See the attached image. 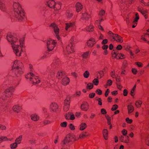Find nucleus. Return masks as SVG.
Returning a JSON list of instances; mask_svg holds the SVG:
<instances>
[{"instance_id": "1", "label": "nucleus", "mask_w": 149, "mask_h": 149, "mask_svg": "<svg viewBox=\"0 0 149 149\" xmlns=\"http://www.w3.org/2000/svg\"><path fill=\"white\" fill-rule=\"evenodd\" d=\"M6 39L11 44L15 54L17 56H20L21 55V52L19 50V44H20L21 48L23 47L24 40L19 39V40L17 36L15 34L11 33L7 34Z\"/></svg>"}, {"instance_id": "2", "label": "nucleus", "mask_w": 149, "mask_h": 149, "mask_svg": "<svg viewBox=\"0 0 149 149\" xmlns=\"http://www.w3.org/2000/svg\"><path fill=\"white\" fill-rule=\"evenodd\" d=\"M13 8V15L18 20L23 21L24 19V13L19 3L14 2Z\"/></svg>"}, {"instance_id": "3", "label": "nucleus", "mask_w": 149, "mask_h": 149, "mask_svg": "<svg viewBox=\"0 0 149 149\" xmlns=\"http://www.w3.org/2000/svg\"><path fill=\"white\" fill-rule=\"evenodd\" d=\"M22 66L23 64L20 61L16 60L14 61L13 67L15 70V74L16 77H19L23 73Z\"/></svg>"}, {"instance_id": "4", "label": "nucleus", "mask_w": 149, "mask_h": 149, "mask_svg": "<svg viewBox=\"0 0 149 149\" xmlns=\"http://www.w3.org/2000/svg\"><path fill=\"white\" fill-rule=\"evenodd\" d=\"M27 79H29L30 80L33 82V84H38L40 82V80L38 76H36L32 73L28 74L26 76Z\"/></svg>"}, {"instance_id": "5", "label": "nucleus", "mask_w": 149, "mask_h": 149, "mask_svg": "<svg viewBox=\"0 0 149 149\" xmlns=\"http://www.w3.org/2000/svg\"><path fill=\"white\" fill-rule=\"evenodd\" d=\"M56 42L54 40L49 39L47 42V47L48 50L50 52L53 49L55 46Z\"/></svg>"}, {"instance_id": "6", "label": "nucleus", "mask_w": 149, "mask_h": 149, "mask_svg": "<svg viewBox=\"0 0 149 149\" xmlns=\"http://www.w3.org/2000/svg\"><path fill=\"white\" fill-rule=\"evenodd\" d=\"M50 26L52 27L53 29L54 32L56 35V37L57 39L59 40H60V38L59 36V29L57 26L54 23H52L51 24Z\"/></svg>"}, {"instance_id": "7", "label": "nucleus", "mask_w": 149, "mask_h": 149, "mask_svg": "<svg viewBox=\"0 0 149 149\" xmlns=\"http://www.w3.org/2000/svg\"><path fill=\"white\" fill-rule=\"evenodd\" d=\"M14 88L12 87H9L7 89L4 91L5 96L7 97H9L11 96V95L12 94L14 91Z\"/></svg>"}, {"instance_id": "8", "label": "nucleus", "mask_w": 149, "mask_h": 149, "mask_svg": "<svg viewBox=\"0 0 149 149\" xmlns=\"http://www.w3.org/2000/svg\"><path fill=\"white\" fill-rule=\"evenodd\" d=\"M73 48V45L70 44L67 45L65 49L64 50V51H65L68 54H70L74 51Z\"/></svg>"}, {"instance_id": "9", "label": "nucleus", "mask_w": 149, "mask_h": 149, "mask_svg": "<svg viewBox=\"0 0 149 149\" xmlns=\"http://www.w3.org/2000/svg\"><path fill=\"white\" fill-rule=\"evenodd\" d=\"M75 28V26L74 23H69L65 24V30L67 31L68 29L70 30H74Z\"/></svg>"}, {"instance_id": "10", "label": "nucleus", "mask_w": 149, "mask_h": 149, "mask_svg": "<svg viewBox=\"0 0 149 149\" xmlns=\"http://www.w3.org/2000/svg\"><path fill=\"white\" fill-rule=\"evenodd\" d=\"M70 97L68 96L67 98L65 100V104L64 107V110L65 111H67L69 108L70 102Z\"/></svg>"}, {"instance_id": "11", "label": "nucleus", "mask_w": 149, "mask_h": 149, "mask_svg": "<svg viewBox=\"0 0 149 149\" xmlns=\"http://www.w3.org/2000/svg\"><path fill=\"white\" fill-rule=\"evenodd\" d=\"M47 5L51 8H54L55 6H56L57 3H56L54 1L52 0H48L47 1Z\"/></svg>"}, {"instance_id": "12", "label": "nucleus", "mask_w": 149, "mask_h": 149, "mask_svg": "<svg viewBox=\"0 0 149 149\" xmlns=\"http://www.w3.org/2000/svg\"><path fill=\"white\" fill-rule=\"evenodd\" d=\"M72 140L70 139L67 135L62 141V143L64 145H66L67 146H70V145L69 143Z\"/></svg>"}, {"instance_id": "13", "label": "nucleus", "mask_w": 149, "mask_h": 149, "mask_svg": "<svg viewBox=\"0 0 149 149\" xmlns=\"http://www.w3.org/2000/svg\"><path fill=\"white\" fill-rule=\"evenodd\" d=\"M6 8L4 4V0H0V10L2 11L6 12Z\"/></svg>"}, {"instance_id": "14", "label": "nucleus", "mask_w": 149, "mask_h": 149, "mask_svg": "<svg viewBox=\"0 0 149 149\" xmlns=\"http://www.w3.org/2000/svg\"><path fill=\"white\" fill-rule=\"evenodd\" d=\"M70 82L69 78L66 77H63L62 80V83L64 85H66L68 84Z\"/></svg>"}, {"instance_id": "15", "label": "nucleus", "mask_w": 149, "mask_h": 149, "mask_svg": "<svg viewBox=\"0 0 149 149\" xmlns=\"http://www.w3.org/2000/svg\"><path fill=\"white\" fill-rule=\"evenodd\" d=\"M51 109L53 112H55L58 108L57 104L55 103H52L50 105Z\"/></svg>"}, {"instance_id": "16", "label": "nucleus", "mask_w": 149, "mask_h": 149, "mask_svg": "<svg viewBox=\"0 0 149 149\" xmlns=\"http://www.w3.org/2000/svg\"><path fill=\"white\" fill-rule=\"evenodd\" d=\"M113 40H116V41L120 42H122L123 41L122 38L116 34H115L114 39Z\"/></svg>"}, {"instance_id": "17", "label": "nucleus", "mask_w": 149, "mask_h": 149, "mask_svg": "<svg viewBox=\"0 0 149 149\" xmlns=\"http://www.w3.org/2000/svg\"><path fill=\"white\" fill-rule=\"evenodd\" d=\"M88 105L86 102H83L81 106V109L84 111H87L88 109Z\"/></svg>"}, {"instance_id": "18", "label": "nucleus", "mask_w": 149, "mask_h": 149, "mask_svg": "<svg viewBox=\"0 0 149 149\" xmlns=\"http://www.w3.org/2000/svg\"><path fill=\"white\" fill-rule=\"evenodd\" d=\"M138 10L146 18H147V16L146 15V13H147L146 10H144L141 7L139 8Z\"/></svg>"}, {"instance_id": "19", "label": "nucleus", "mask_w": 149, "mask_h": 149, "mask_svg": "<svg viewBox=\"0 0 149 149\" xmlns=\"http://www.w3.org/2000/svg\"><path fill=\"white\" fill-rule=\"evenodd\" d=\"M95 43V41L93 38H91L87 42L88 46L90 47H92Z\"/></svg>"}, {"instance_id": "20", "label": "nucleus", "mask_w": 149, "mask_h": 149, "mask_svg": "<svg viewBox=\"0 0 149 149\" xmlns=\"http://www.w3.org/2000/svg\"><path fill=\"white\" fill-rule=\"evenodd\" d=\"M21 109V107L18 105L14 106L13 108V110L17 113L19 112Z\"/></svg>"}, {"instance_id": "21", "label": "nucleus", "mask_w": 149, "mask_h": 149, "mask_svg": "<svg viewBox=\"0 0 149 149\" xmlns=\"http://www.w3.org/2000/svg\"><path fill=\"white\" fill-rule=\"evenodd\" d=\"M31 117L32 120L35 121L38 120L39 119V116L36 114H32L31 116Z\"/></svg>"}, {"instance_id": "22", "label": "nucleus", "mask_w": 149, "mask_h": 149, "mask_svg": "<svg viewBox=\"0 0 149 149\" xmlns=\"http://www.w3.org/2000/svg\"><path fill=\"white\" fill-rule=\"evenodd\" d=\"M77 11V12H79L83 8L82 5L79 3H77L76 5Z\"/></svg>"}, {"instance_id": "23", "label": "nucleus", "mask_w": 149, "mask_h": 149, "mask_svg": "<svg viewBox=\"0 0 149 149\" xmlns=\"http://www.w3.org/2000/svg\"><path fill=\"white\" fill-rule=\"evenodd\" d=\"M65 73L63 71L58 72L57 74V77L59 79L62 77H65Z\"/></svg>"}, {"instance_id": "24", "label": "nucleus", "mask_w": 149, "mask_h": 149, "mask_svg": "<svg viewBox=\"0 0 149 149\" xmlns=\"http://www.w3.org/2000/svg\"><path fill=\"white\" fill-rule=\"evenodd\" d=\"M148 38L149 39V34H144L141 36V39L149 43V41H148L147 39Z\"/></svg>"}, {"instance_id": "25", "label": "nucleus", "mask_w": 149, "mask_h": 149, "mask_svg": "<svg viewBox=\"0 0 149 149\" xmlns=\"http://www.w3.org/2000/svg\"><path fill=\"white\" fill-rule=\"evenodd\" d=\"M109 35L108 38L111 40H112L114 39L115 34H114L111 31H109L108 33Z\"/></svg>"}, {"instance_id": "26", "label": "nucleus", "mask_w": 149, "mask_h": 149, "mask_svg": "<svg viewBox=\"0 0 149 149\" xmlns=\"http://www.w3.org/2000/svg\"><path fill=\"white\" fill-rule=\"evenodd\" d=\"M103 136L105 140L107 139L108 132L107 129L103 130L102 131Z\"/></svg>"}, {"instance_id": "27", "label": "nucleus", "mask_w": 149, "mask_h": 149, "mask_svg": "<svg viewBox=\"0 0 149 149\" xmlns=\"http://www.w3.org/2000/svg\"><path fill=\"white\" fill-rule=\"evenodd\" d=\"M90 17V15H88L87 13L83 14L82 18L84 20H87Z\"/></svg>"}, {"instance_id": "28", "label": "nucleus", "mask_w": 149, "mask_h": 149, "mask_svg": "<svg viewBox=\"0 0 149 149\" xmlns=\"http://www.w3.org/2000/svg\"><path fill=\"white\" fill-rule=\"evenodd\" d=\"M142 5L145 6H149V0H140Z\"/></svg>"}, {"instance_id": "29", "label": "nucleus", "mask_w": 149, "mask_h": 149, "mask_svg": "<svg viewBox=\"0 0 149 149\" xmlns=\"http://www.w3.org/2000/svg\"><path fill=\"white\" fill-rule=\"evenodd\" d=\"M87 125L85 123H82L80 125V130H84L86 127Z\"/></svg>"}, {"instance_id": "30", "label": "nucleus", "mask_w": 149, "mask_h": 149, "mask_svg": "<svg viewBox=\"0 0 149 149\" xmlns=\"http://www.w3.org/2000/svg\"><path fill=\"white\" fill-rule=\"evenodd\" d=\"M127 108L128 110V113L129 114L132 112L133 111V107L132 105H128L127 107Z\"/></svg>"}, {"instance_id": "31", "label": "nucleus", "mask_w": 149, "mask_h": 149, "mask_svg": "<svg viewBox=\"0 0 149 149\" xmlns=\"http://www.w3.org/2000/svg\"><path fill=\"white\" fill-rule=\"evenodd\" d=\"M142 103L141 100L137 101L136 102L135 106L138 108L140 107H141Z\"/></svg>"}, {"instance_id": "32", "label": "nucleus", "mask_w": 149, "mask_h": 149, "mask_svg": "<svg viewBox=\"0 0 149 149\" xmlns=\"http://www.w3.org/2000/svg\"><path fill=\"white\" fill-rule=\"evenodd\" d=\"M113 55H115V56L116 58H118V57L120 58H122L121 57H123L124 56V55L122 54L117 53L116 52H114Z\"/></svg>"}, {"instance_id": "33", "label": "nucleus", "mask_w": 149, "mask_h": 149, "mask_svg": "<svg viewBox=\"0 0 149 149\" xmlns=\"http://www.w3.org/2000/svg\"><path fill=\"white\" fill-rule=\"evenodd\" d=\"M22 138V136H20L18 137L15 140V142L17 144H19L21 143Z\"/></svg>"}, {"instance_id": "34", "label": "nucleus", "mask_w": 149, "mask_h": 149, "mask_svg": "<svg viewBox=\"0 0 149 149\" xmlns=\"http://www.w3.org/2000/svg\"><path fill=\"white\" fill-rule=\"evenodd\" d=\"M86 29L88 31H93V27L91 25H90L87 26Z\"/></svg>"}, {"instance_id": "35", "label": "nucleus", "mask_w": 149, "mask_h": 149, "mask_svg": "<svg viewBox=\"0 0 149 149\" xmlns=\"http://www.w3.org/2000/svg\"><path fill=\"white\" fill-rule=\"evenodd\" d=\"M69 138L71 140V139H73L74 141L77 140V139L75 138V136L73 134H70L68 135Z\"/></svg>"}, {"instance_id": "36", "label": "nucleus", "mask_w": 149, "mask_h": 149, "mask_svg": "<svg viewBox=\"0 0 149 149\" xmlns=\"http://www.w3.org/2000/svg\"><path fill=\"white\" fill-rule=\"evenodd\" d=\"M17 143L15 142V143L11 144L10 145V147L12 149L15 148L17 146Z\"/></svg>"}, {"instance_id": "37", "label": "nucleus", "mask_w": 149, "mask_h": 149, "mask_svg": "<svg viewBox=\"0 0 149 149\" xmlns=\"http://www.w3.org/2000/svg\"><path fill=\"white\" fill-rule=\"evenodd\" d=\"M136 85H135L131 91L130 94L132 96H134L135 94L134 93V91L136 88Z\"/></svg>"}, {"instance_id": "38", "label": "nucleus", "mask_w": 149, "mask_h": 149, "mask_svg": "<svg viewBox=\"0 0 149 149\" xmlns=\"http://www.w3.org/2000/svg\"><path fill=\"white\" fill-rule=\"evenodd\" d=\"M86 134L87 132H83L80 134L79 136V138H82L87 136L88 134Z\"/></svg>"}, {"instance_id": "39", "label": "nucleus", "mask_w": 149, "mask_h": 149, "mask_svg": "<svg viewBox=\"0 0 149 149\" xmlns=\"http://www.w3.org/2000/svg\"><path fill=\"white\" fill-rule=\"evenodd\" d=\"M135 20L133 22H136H136H137L138 20L139 19V17L138 15V13H136L135 14Z\"/></svg>"}, {"instance_id": "40", "label": "nucleus", "mask_w": 149, "mask_h": 149, "mask_svg": "<svg viewBox=\"0 0 149 149\" xmlns=\"http://www.w3.org/2000/svg\"><path fill=\"white\" fill-rule=\"evenodd\" d=\"M93 87V85L92 83H89L87 85V88L89 89H92Z\"/></svg>"}, {"instance_id": "41", "label": "nucleus", "mask_w": 149, "mask_h": 149, "mask_svg": "<svg viewBox=\"0 0 149 149\" xmlns=\"http://www.w3.org/2000/svg\"><path fill=\"white\" fill-rule=\"evenodd\" d=\"M89 74V72L88 71H86L84 74V76L86 78H88Z\"/></svg>"}, {"instance_id": "42", "label": "nucleus", "mask_w": 149, "mask_h": 149, "mask_svg": "<svg viewBox=\"0 0 149 149\" xmlns=\"http://www.w3.org/2000/svg\"><path fill=\"white\" fill-rule=\"evenodd\" d=\"M89 52H86L84 53L82 55V56L83 57L85 58H86L89 54Z\"/></svg>"}, {"instance_id": "43", "label": "nucleus", "mask_w": 149, "mask_h": 149, "mask_svg": "<svg viewBox=\"0 0 149 149\" xmlns=\"http://www.w3.org/2000/svg\"><path fill=\"white\" fill-rule=\"evenodd\" d=\"M93 82L94 84L95 85H97L99 83L98 80L97 79H95L93 80Z\"/></svg>"}, {"instance_id": "44", "label": "nucleus", "mask_w": 149, "mask_h": 149, "mask_svg": "<svg viewBox=\"0 0 149 149\" xmlns=\"http://www.w3.org/2000/svg\"><path fill=\"white\" fill-rule=\"evenodd\" d=\"M106 118L107 120V123L109 125H111V119L108 116H106Z\"/></svg>"}, {"instance_id": "45", "label": "nucleus", "mask_w": 149, "mask_h": 149, "mask_svg": "<svg viewBox=\"0 0 149 149\" xmlns=\"http://www.w3.org/2000/svg\"><path fill=\"white\" fill-rule=\"evenodd\" d=\"M61 126L63 127H65L67 125V123L66 122H64L62 123L61 124Z\"/></svg>"}, {"instance_id": "46", "label": "nucleus", "mask_w": 149, "mask_h": 149, "mask_svg": "<svg viewBox=\"0 0 149 149\" xmlns=\"http://www.w3.org/2000/svg\"><path fill=\"white\" fill-rule=\"evenodd\" d=\"M118 106L116 104H115L113 106L112 108L111 109V110L113 111L115 110L118 108Z\"/></svg>"}, {"instance_id": "47", "label": "nucleus", "mask_w": 149, "mask_h": 149, "mask_svg": "<svg viewBox=\"0 0 149 149\" xmlns=\"http://www.w3.org/2000/svg\"><path fill=\"white\" fill-rule=\"evenodd\" d=\"M126 121L127 123H131L132 122V119H130L128 118H127L126 119Z\"/></svg>"}, {"instance_id": "48", "label": "nucleus", "mask_w": 149, "mask_h": 149, "mask_svg": "<svg viewBox=\"0 0 149 149\" xmlns=\"http://www.w3.org/2000/svg\"><path fill=\"white\" fill-rule=\"evenodd\" d=\"M74 37H72L70 41V44H71L72 45L75 42V41H74Z\"/></svg>"}, {"instance_id": "49", "label": "nucleus", "mask_w": 149, "mask_h": 149, "mask_svg": "<svg viewBox=\"0 0 149 149\" xmlns=\"http://www.w3.org/2000/svg\"><path fill=\"white\" fill-rule=\"evenodd\" d=\"M122 133L123 135L126 136L127 134V131L126 130L124 129L122 131Z\"/></svg>"}, {"instance_id": "50", "label": "nucleus", "mask_w": 149, "mask_h": 149, "mask_svg": "<svg viewBox=\"0 0 149 149\" xmlns=\"http://www.w3.org/2000/svg\"><path fill=\"white\" fill-rule=\"evenodd\" d=\"M70 114L71 113H69L66 114L65 115V118L67 119H70Z\"/></svg>"}, {"instance_id": "51", "label": "nucleus", "mask_w": 149, "mask_h": 149, "mask_svg": "<svg viewBox=\"0 0 149 149\" xmlns=\"http://www.w3.org/2000/svg\"><path fill=\"white\" fill-rule=\"evenodd\" d=\"M69 127L72 130H74L75 129L74 126L72 124H70L69 125Z\"/></svg>"}, {"instance_id": "52", "label": "nucleus", "mask_w": 149, "mask_h": 149, "mask_svg": "<svg viewBox=\"0 0 149 149\" xmlns=\"http://www.w3.org/2000/svg\"><path fill=\"white\" fill-rule=\"evenodd\" d=\"M7 139L6 137H0V141H3L7 140Z\"/></svg>"}, {"instance_id": "53", "label": "nucleus", "mask_w": 149, "mask_h": 149, "mask_svg": "<svg viewBox=\"0 0 149 149\" xmlns=\"http://www.w3.org/2000/svg\"><path fill=\"white\" fill-rule=\"evenodd\" d=\"M111 76L113 78H115L116 77L114 72L112 71L111 73Z\"/></svg>"}, {"instance_id": "54", "label": "nucleus", "mask_w": 149, "mask_h": 149, "mask_svg": "<svg viewBox=\"0 0 149 149\" xmlns=\"http://www.w3.org/2000/svg\"><path fill=\"white\" fill-rule=\"evenodd\" d=\"M96 92L99 95H101L102 93V91L101 90L98 89L96 90Z\"/></svg>"}, {"instance_id": "55", "label": "nucleus", "mask_w": 149, "mask_h": 149, "mask_svg": "<svg viewBox=\"0 0 149 149\" xmlns=\"http://www.w3.org/2000/svg\"><path fill=\"white\" fill-rule=\"evenodd\" d=\"M135 63L139 67H141L142 66V63L139 62H136Z\"/></svg>"}, {"instance_id": "56", "label": "nucleus", "mask_w": 149, "mask_h": 149, "mask_svg": "<svg viewBox=\"0 0 149 149\" xmlns=\"http://www.w3.org/2000/svg\"><path fill=\"white\" fill-rule=\"evenodd\" d=\"M67 15L68 17L70 18L72 16V14L71 12H68L67 14Z\"/></svg>"}, {"instance_id": "57", "label": "nucleus", "mask_w": 149, "mask_h": 149, "mask_svg": "<svg viewBox=\"0 0 149 149\" xmlns=\"http://www.w3.org/2000/svg\"><path fill=\"white\" fill-rule=\"evenodd\" d=\"M101 113L102 114H105L107 113L106 110L104 109H102L101 110Z\"/></svg>"}, {"instance_id": "58", "label": "nucleus", "mask_w": 149, "mask_h": 149, "mask_svg": "<svg viewBox=\"0 0 149 149\" xmlns=\"http://www.w3.org/2000/svg\"><path fill=\"white\" fill-rule=\"evenodd\" d=\"M145 142L147 145L149 146V136L147 137L146 139Z\"/></svg>"}, {"instance_id": "59", "label": "nucleus", "mask_w": 149, "mask_h": 149, "mask_svg": "<svg viewBox=\"0 0 149 149\" xmlns=\"http://www.w3.org/2000/svg\"><path fill=\"white\" fill-rule=\"evenodd\" d=\"M105 12L103 10H101L100 12L99 13V14L101 16H102L105 13Z\"/></svg>"}, {"instance_id": "60", "label": "nucleus", "mask_w": 149, "mask_h": 149, "mask_svg": "<svg viewBox=\"0 0 149 149\" xmlns=\"http://www.w3.org/2000/svg\"><path fill=\"white\" fill-rule=\"evenodd\" d=\"M128 94V91L127 90L125 89L123 91V95L125 96H126Z\"/></svg>"}, {"instance_id": "61", "label": "nucleus", "mask_w": 149, "mask_h": 149, "mask_svg": "<svg viewBox=\"0 0 149 149\" xmlns=\"http://www.w3.org/2000/svg\"><path fill=\"white\" fill-rule=\"evenodd\" d=\"M95 95V93H90L89 95V97L90 98H93Z\"/></svg>"}, {"instance_id": "62", "label": "nucleus", "mask_w": 149, "mask_h": 149, "mask_svg": "<svg viewBox=\"0 0 149 149\" xmlns=\"http://www.w3.org/2000/svg\"><path fill=\"white\" fill-rule=\"evenodd\" d=\"M108 46L107 45H104L102 46V48L103 49L106 50L108 48Z\"/></svg>"}, {"instance_id": "63", "label": "nucleus", "mask_w": 149, "mask_h": 149, "mask_svg": "<svg viewBox=\"0 0 149 149\" xmlns=\"http://www.w3.org/2000/svg\"><path fill=\"white\" fill-rule=\"evenodd\" d=\"M108 40L107 39L104 40L102 42V44H105L107 42Z\"/></svg>"}, {"instance_id": "64", "label": "nucleus", "mask_w": 149, "mask_h": 149, "mask_svg": "<svg viewBox=\"0 0 149 149\" xmlns=\"http://www.w3.org/2000/svg\"><path fill=\"white\" fill-rule=\"evenodd\" d=\"M70 116V119L73 120L75 119L74 116V114H72L71 113Z\"/></svg>"}]
</instances>
